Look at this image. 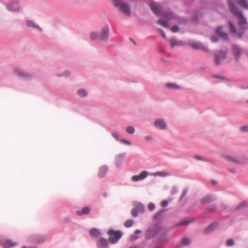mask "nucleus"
Here are the masks:
<instances>
[{"mask_svg": "<svg viewBox=\"0 0 248 248\" xmlns=\"http://www.w3.org/2000/svg\"><path fill=\"white\" fill-rule=\"evenodd\" d=\"M150 7L155 14L157 16H162V18L159 19L157 21V23L166 28L170 27L169 23L170 21L173 20L180 24H184L187 21L186 18L177 16L170 10H162L160 5L155 1H153L150 2Z\"/></svg>", "mask_w": 248, "mask_h": 248, "instance_id": "1", "label": "nucleus"}, {"mask_svg": "<svg viewBox=\"0 0 248 248\" xmlns=\"http://www.w3.org/2000/svg\"><path fill=\"white\" fill-rule=\"evenodd\" d=\"M228 3L231 12L235 15L238 19V24L239 26L237 33L235 25L231 21H229L230 32L237 33L238 38H241L245 34V30L248 27V22L243 13L236 6L231 0H228Z\"/></svg>", "mask_w": 248, "mask_h": 248, "instance_id": "2", "label": "nucleus"}, {"mask_svg": "<svg viewBox=\"0 0 248 248\" xmlns=\"http://www.w3.org/2000/svg\"><path fill=\"white\" fill-rule=\"evenodd\" d=\"M222 156L227 161L237 164H244L248 160L247 157L245 155L224 154Z\"/></svg>", "mask_w": 248, "mask_h": 248, "instance_id": "3", "label": "nucleus"}, {"mask_svg": "<svg viewBox=\"0 0 248 248\" xmlns=\"http://www.w3.org/2000/svg\"><path fill=\"white\" fill-rule=\"evenodd\" d=\"M114 6L118 8V10L126 16H129L131 14L129 5L122 0H112Z\"/></svg>", "mask_w": 248, "mask_h": 248, "instance_id": "4", "label": "nucleus"}, {"mask_svg": "<svg viewBox=\"0 0 248 248\" xmlns=\"http://www.w3.org/2000/svg\"><path fill=\"white\" fill-rule=\"evenodd\" d=\"M223 27L222 26H218L217 27L215 30V34L211 36V40L213 42H218L220 38L223 39L224 40H228L229 38V35L222 31Z\"/></svg>", "mask_w": 248, "mask_h": 248, "instance_id": "5", "label": "nucleus"}, {"mask_svg": "<svg viewBox=\"0 0 248 248\" xmlns=\"http://www.w3.org/2000/svg\"><path fill=\"white\" fill-rule=\"evenodd\" d=\"M161 230L160 224L154 223L149 227L145 232L146 239H150L155 236Z\"/></svg>", "mask_w": 248, "mask_h": 248, "instance_id": "6", "label": "nucleus"}, {"mask_svg": "<svg viewBox=\"0 0 248 248\" xmlns=\"http://www.w3.org/2000/svg\"><path fill=\"white\" fill-rule=\"evenodd\" d=\"M133 208L131 210V215L135 217L139 216V213H143L145 211V206L141 202L134 201L132 202Z\"/></svg>", "mask_w": 248, "mask_h": 248, "instance_id": "7", "label": "nucleus"}, {"mask_svg": "<svg viewBox=\"0 0 248 248\" xmlns=\"http://www.w3.org/2000/svg\"><path fill=\"white\" fill-rule=\"evenodd\" d=\"M108 233L109 235L108 238L109 242L112 244L116 243L123 235L122 232L120 231H116L112 229L109 230Z\"/></svg>", "mask_w": 248, "mask_h": 248, "instance_id": "8", "label": "nucleus"}, {"mask_svg": "<svg viewBox=\"0 0 248 248\" xmlns=\"http://www.w3.org/2000/svg\"><path fill=\"white\" fill-rule=\"evenodd\" d=\"M7 9L11 12H20L22 8L20 5L19 0H13L10 1L6 5Z\"/></svg>", "mask_w": 248, "mask_h": 248, "instance_id": "9", "label": "nucleus"}, {"mask_svg": "<svg viewBox=\"0 0 248 248\" xmlns=\"http://www.w3.org/2000/svg\"><path fill=\"white\" fill-rule=\"evenodd\" d=\"M14 72L15 74L24 80H29L33 77L31 74L18 67H15Z\"/></svg>", "mask_w": 248, "mask_h": 248, "instance_id": "10", "label": "nucleus"}, {"mask_svg": "<svg viewBox=\"0 0 248 248\" xmlns=\"http://www.w3.org/2000/svg\"><path fill=\"white\" fill-rule=\"evenodd\" d=\"M16 244V242H13L4 236H0V245L3 247V248H12L15 247Z\"/></svg>", "mask_w": 248, "mask_h": 248, "instance_id": "11", "label": "nucleus"}, {"mask_svg": "<svg viewBox=\"0 0 248 248\" xmlns=\"http://www.w3.org/2000/svg\"><path fill=\"white\" fill-rule=\"evenodd\" d=\"M100 35V40L108 42L109 40V28L108 26H104L101 30Z\"/></svg>", "mask_w": 248, "mask_h": 248, "instance_id": "12", "label": "nucleus"}, {"mask_svg": "<svg viewBox=\"0 0 248 248\" xmlns=\"http://www.w3.org/2000/svg\"><path fill=\"white\" fill-rule=\"evenodd\" d=\"M227 50H221L217 54H215V61L217 65L220 64L221 61L226 58Z\"/></svg>", "mask_w": 248, "mask_h": 248, "instance_id": "13", "label": "nucleus"}, {"mask_svg": "<svg viewBox=\"0 0 248 248\" xmlns=\"http://www.w3.org/2000/svg\"><path fill=\"white\" fill-rule=\"evenodd\" d=\"M243 51V49L238 45L234 44L232 46V52L236 62H238Z\"/></svg>", "mask_w": 248, "mask_h": 248, "instance_id": "14", "label": "nucleus"}, {"mask_svg": "<svg viewBox=\"0 0 248 248\" xmlns=\"http://www.w3.org/2000/svg\"><path fill=\"white\" fill-rule=\"evenodd\" d=\"M126 156V153H123L117 155L115 159V166L118 168L121 167L124 162Z\"/></svg>", "mask_w": 248, "mask_h": 248, "instance_id": "15", "label": "nucleus"}, {"mask_svg": "<svg viewBox=\"0 0 248 248\" xmlns=\"http://www.w3.org/2000/svg\"><path fill=\"white\" fill-rule=\"evenodd\" d=\"M47 238V236L45 235H33L31 236L29 241L31 243H39L44 242Z\"/></svg>", "mask_w": 248, "mask_h": 248, "instance_id": "16", "label": "nucleus"}, {"mask_svg": "<svg viewBox=\"0 0 248 248\" xmlns=\"http://www.w3.org/2000/svg\"><path fill=\"white\" fill-rule=\"evenodd\" d=\"M167 123L165 120L162 118H158L154 122V126L161 130L165 129L167 127Z\"/></svg>", "mask_w": 248, "mask_h": 248, "instance_id": "17", "label": "nucleus"}, {"mask_svg": "<svg viewBox=\"0 0 248 248\" xmlns=\"http://www.w3.org/2000/svg\"><path fill=\"white\" fill-rule=\"evenodd\" d=\"M148 175V173L147 171H142L140 174L133 175L131 177V180L133 182H138L141 181L146 178Z\"/></svg>", "mask_w": 248, "mask_h": 248, "instance_id": "18", "label": "nucleus"}, {"mask_svg": "<svg viewBox=\"0 0 248 248\" xmlns=\"http://www.w3.org/2000/svg\"><path fill=\"white\" fill-rule=\"evenodd\" d=\"M217 199L216 197L213 195H207L202 198L200 202L202 204H207L215 201Z\"/></svg>", "mask_w": 248, "mask_h": 248, "instance_id": "19", "label": "nucleus"}, {"mask_svg": "<svg viewBox=\"0 0 248 248\" xmlns=\"http://www.w3.org/2000/svg\"><path fill=\"white\" fill-rule=\"evenodd\" d=\"M192 47L195 49H202L205 51H208V48L200 42H193L190 44Z\"/></svg>", "mask_w": 248, "mask_h": 248, "instance_id": "20", "label": "nucleus"}, {"mask_svg": "<svg viewBox=\"0 0 248 248\" xmlns=\"http://www.w3.org/2000/svg\"><path fill=\"white\" fill-rule=\"evenodd\" d=\"M218 226L217 222H214L207 227L203 231L205 234H208L214 231Z\"/></svg>", "mask_w": 248, "mask_h": 248, "instance_id": "21", "label": "nucleus"}, {"mask_svg": "<svg viewBox=\"0 0 248 248\" xmlns=\"http://www.w3.org/2000/svg\"><path fill=\"white\" fill-rule=\"evenodd\" d=\"M191 244L190 240L187 237L183 238L175 248H181L189 245Z\"/></svg>", "mask_w": 248, "mask_h": 248, "instance_id": "22", "label": "nucleus"}, {"mask_svg": "<svg viewBox=\"0 0 248 248\" xmlns=\"http://www.w3.org/2000/svg\"><path fill=\"white\" fill-rule=\"evenodd\" d=\"M26 25L29 28L37 30L40 31H42V28L31 20H27L26 21Z\"/></svg>", "mask_w": 248, "mask_h": 248, "instance_id": "23", "label": "nucleus"}, {"mask_svg": "<svg viewBox=\"0 0 248 248\" xmlns=\"http://www.w3.org/2000/svg\"><path fill=\"white\" fill-rule=\"evenodd\" d=\"M108 168L107 165L101 166L99 170L98 176L99 178H104L107 174Z\"/></svg>", "mask_w": 248, "mask_h": 248, "instance_id": "24", "label": "nucleus"}, {"mask_svg": "<svg viewBox=\"0 0 248 248\" xmlns=\"http://www.w3.org/2000/svg\"><path fill=\"white\" fill-rule=\"evenodd\" d=\"M97 246L99 248H108V241L107 239L101 237L97 243Z\"/></svg>", "mask_w": 248, "mask_h": 248, "instance_id": "25", "label": "nucleus"}, {"mask_svg": "<svg viewBox=\"0 0 248 248\" xmlns=\"http://www.w3.org/2000/svg\"><path fill=\"white\" fill-rule=\"evenodd\" d=\"M91 212V209L89 207H84L81 210L76 211V214L78 216H82L83 215H88Z\"/></svg>", "mask_w": 248, "mask_h": 248, "instance_id": "26", "label": "nucleus"}, {"mask_svg": "<svg viewBox=\"0 0 248 248\" xmlns=\"http://www.w3.org/2000/svg\"><path fill=\"white\" fill-rule=\"evenodd\" d=\"M248 207V201H244L239 203L234 208V211H237L240 210L244 209Z\"/></svg>", "mask_w": 248, "mask_h": 248, "instance_id": "27", "label": "nucleus"}, {"mask_svg": "<svg viewBox=\"0 0 248 248\" xmlns=\"http://www.w3.org/2000/svg\"><path fill=\"white\" fill-rule=\"evenodd\" d=\"M169 41L172 47L176 46H183L184 45V43L182 41L177 40L174 37L170 39Z\"/></svg>", "mask_w": 248, "mask_h": 248, "instance_id": "28", "label": "nucleus"}, {"mask_svg": "<svg viewBox=\"0 0 248 248\" xmlns=\"http://www.w3.org/2000/svg\"><path fill=\"white\" fill-rule=\"evenodd\" d=\"M89 233L91 236L94 238H97L101 235L100 231L95 228L91 229L89 231Z\"/></svg>", "mask_w": 248, "mask_h": 248, "instance_id": "29", "label": "nucleus"}, {"mask_svg": "<svg viewBox=\"0 0 248 248\" xmlns=\"http://www.w3.org/2000/svg\"><path fill=\"white\" fill-rule=\"evenodd\" d=\"M193 219L190 217H185L183 219H182L180 222L178 223L175 226L177 227L182 225H186L192 222Z\"/></svg>", "mask_w": 248, "mask_h": 248, "instance_id": "30", "label": "nucleus"}, {"mask_svg": "<svg viewBox=\"0 0 248 248\" xmlns=\"http://www.w3.org/2000/svg\"><path fill=\"white\" fill-rule=\"evenodd\" d=\"M165 87L170 89H179L181 87L175 83L168 82L165 84Z\"/></svg>", "mask_w": 248, "mask_h": 248, "instance_id": "31", "label": "nucleus"}, {"mask_svg": "<svg viewBox=\"0 0 248 248\" xmlns=\"http://www.w3.org/2000/svg\"><path fill=\"white\" fill-rule=\"evenodd\" d=\"M141 233V231L140 230H136L134 232V233L131 235L130 236V240L132 241H135L138 239L139 238V236L137 235Z\"/></svg>", "mask_w": 248, "mask_h": 248, "instance_id": "32", "label": "nucleus"}, {"mask_svg": "<svg viewBox=\"0 0 248 248\" xmlns=\"http://www.w3.org/2000/svg\"><path fill=\"white\" fill-rule=\"evenodd\" d=\"M90 38L93 41L100 40L99 33L97 31H92L90 34Z\"/></svg>", "mask_w": 248, "mask_h": 248, "instance_id": "33", "label": "nucleus"}, {"mask_svg": "<svg viewBox=\"0 0 248 248\" xmlns=\"http://www.w3.org/2000/svg\"><path fill=\"white\" fill-rule=\"evenodd\" d=\"M216 208L217 206L215 204H210L206 208L205 210V213L206 214L211 213L215 211Z\"/></svg>", "mask_w": 248, "mask_h": 248, "instance_id": "34", "label": "nucleus"}, {"mask_svg": "<svg viewBox=\"0 0 248 248\" xmlns=\"http://www.w3.org/2000/svg\"><path fill=\"white\" fill-rule=\"evenodd\" d=\"M237 3L242 8L248 9V2L247 0H237Z\"/></svg>", "mask_w": 248, "mask_h": 248, "instance_id": "35", "label": "nucleus"}, {"mask_svg": "<svg viewBox=\"0 0 248 248\" xmlns=\"http://www.w3.org/2000/svg\"><path fill=\"white\" fill-rule=\"evenodd\" d=\"M194 13V16L191 18V21L194 23H197L198 22L199 16L201 14V13L196 11H195Z\"/></svg>", "mask_w": 248, "mask_h": 248, "instance_id": "36", "label": "nucleus"}, {"mask_svg": "<svg viewBox=\"0 0 248 248\" xmlns=\"http://www.w3.org/2000/svg\"><path fill=\"white\" fill-rule=\"evenodd\" d=\"M78 95L81 97H85L88 94L87 91L84 89H80L78 91Z\"/></svg>", "mask_w": 248, "mask_h": 248, "instance_id": "37", "label": "nucleus"}, {"mask_svg": "<svg viewBox=\"0 0 248 248\" xmlns=\"http://www.w3.org/2000/svg\"><path fill=\"white\" fill-rule=\"evenodd\" d=\"M134 224V220L132 219H129L126 220L124 224V226L126 228L131 227Z\"/></svg>", "mask_w": 248, "mask_h": 248, "instance_id": "38", "label": "nucleus"}, {"mask_svg": "<svg viewBox=\"0 0 248 248\" xmlns=\"http://www.w3.org/2000/svg\"><path fill=\"white\" fill-rule=\"evenodd\" d=\"M126 132L129 134H133L135 132V129L133 126H128L125 129Z\"/></svg>", "mask_w": 248, "mask_h": 248, "instance_id": "39", "label": "nucleus"}, {"mask_svg": "<svg viewBox=\"0 0 248 248\" xmlns=\"http://www.w3.org/2000/svg\"><path fill=\"white\" fill-rule=\"evenodd\" d=\"M111 135L117 141H121V139L119 136V133L117 131H113L111 132Z\"/></svg>", "mask_w": 248, "mask_h": 248, "instance_id": "40", "label": "nucleus"}, {"mask_svg": "<svg viewBox=\"0 0 248 248\" xmlns=\"http://www.w3.org/2000/svg\"><path fill=\"white\" fill-rule=\"evenodd\" d=\"M71 75V72L69 70H65V71H64L63 72H62V73L58 75V77H68L69 76H70V75Z\"/></svg>", "mask_w": 248, "mask_h": 248, "instance_id": "41", "label": "nucleus"}, {"mask_svg": "<svg viewBox=\"0 0 248 248\" xmlns=\"http://www.w3.org/2000/svg\"><path fill=\"white\" fill-rule=\"evenodd\" d=\"M156 175L161 177H166L169 176L170 173L164 171H157L156 172Z\"/></svg>", "mask_w": 248, "mask_h": 248, "instance_id": "42", "label": "nucleus"}, {"mask_svg": "<svg viewBox=\"0 0 248 248\" xmlns=\"http://www.w3.org/2000/svg\"><path fill=\"white\" fill-rule=\"evenodd\" d=\"M179 29H180V28H179V26L177 25H173V26H171V27L170 28V30H171V31L174 33L178 32L179 31Z\"/></svg>", "mask_w": 248, "mask_h": 248, "instance_id": "43", "label": "nucleus"}, {"mask_svg": "<svg viewBox=\"0 0 248 248\" xmlns=\"http://www.w3.org/2000/svg\"><path fill=\"white\" fill-rule=\"evenodd\" d=\"M148 209L149 211H152L155 210V204L153 202H150L148 205Z\"/></svg>", "mask_w": 248, "mask_h": 248, "instance_id": "44", "label": "nucleus"}, {"mask_svg": "<svg viewBox=\"0 0 248 248\" xmlns=\"http://www.w3.org/2000/svg\"><path fill=\"white\" fill-rule=\"evenodd\" d=\"M188 190V188H185L183 190V193L179 200L180 202L181 201L182 199L186 195Z\"/></svg>", "mask_w": 248, "mask_h": 248, "instance_id": "45", "label": "nucleus"}, {"mask_svg": "<svg viewBox=\"0 0 248 248\" xmlns=\"http://www.w3.org/2000/svg\"><path fill=\"white\" fill-rule=\"evenodd\" d=\"M212 77L214 78L219 79L221 80H227L226 78H225L224 76L221 75H214L212 76Z\"/></svg>", "mask_w": 248, "mask_h": 248, "instance_id": "46", "label": "nucleus"}, {"mask_svg": "<svg viewBox=\"0 0 248 248\" xmlns=\"http://www.w3.org/2000/svg\"><path fill=\"white\" fill-rule=\"evenodd\" d=\"M240 130L242 132H248V125H245L241 126Z\"/></svg>", "mask_w": 248, "mask_h": 248, "instance_id": "47", "label": "nucleus"}, {"mask_svg": "<svg viewBox=\"0 0 248 248\" xmlns=\"http://www.w3.org/2000/svg\"><path fill=\"white\" fill-rule=\"evenodd\" d=\"M72 218L71 217L67 216L64 217L63 222L65 223H68L72 221Z\"/></svg>", "mask_w": 248, "mask_h": 248, "instance_id": "48", "label": "nucleus"}, {"mask_svg": "<svg viewBox=\"0 0 248 248\" xmlns=\"http://www.w3.org/2000/svg\"><path fill=\"white\" fill-rule=\"evenodd\" d=\"M234 244V241L232 239H229L226 242V245L228 247H231V246H233V245Z\"/></svg>", "mask_w": 248, "mask_h": 248, "instance_id": "49", "label": "nucleus"}, {"mask_svg": "<svg viewBox=\"0 0 248 248\" xmlns=\"http://www.w3.org/2000/svg\"><path fill=\"white\" fill-rule=\"evenodd\" d=\"M169 204V201L168 200H163L161 202V205L163 207H167Z\"/></svg>", "mask_w": 248, "mask_h": 248, "instance_id": "50", "label": "nucleus"}, {"mask_svg": "<svg viewBox=\"0 0 248 248\" xmlns=\"http://www.w3.org/2000/svg\"><path fill=\"white\" fill-rule=\"evenodd\" d=\"M194 157H195V158H196V159L199 160L208 161L207 159L204 158L198 155H195Z\"/></svg>", "mask_w": 248, "mask_h": 248, "instance_id": "51", "label": "nucleus"}, {"mask_svg": "<svg viewBox=\"0 0 248 248\" xmlns=\"http://www.w3.org/2000/svg\"><path fill=\"white\" fill-rule=\"evenodd\" d=\"M120 141L127 145H131V142L130 141L125 139H121Z\"/></svg>", "mask_w": 248, "mask_h": 248, "instance_id": "52", "label": "nucleus"}, {"mask_svg": "<svg viewBox=\"0 0 248 248\" xmlns=\"http://www.w3.org/2000/svg\"><path fill=\"white\" fill-rule=\"evenodd\" d=\"M158 30L160 32V33H161V35L162 36V37L164 39H166L167 38V36L166 35V33L162 29H160V28L158 29Z\"/></svg>", "mask_w": 248, "mask_h": 248, "instance_id": "53", "label": "nucleus"}, {"mask_svg": "<svg viewBox=\"0 0 248 248\" xmlns=\"http://www.w3.org/2000/svg\"><path fill=\"white\" fill-rule=\"evenodd\" d=\"M164 211H165L164 209H162V210H160L159 212H158L156 214H155V216H154L155 218L157 219Z\"/></svg>", "mask_w": 248, "mask_h": 248, "instance_id": "54", "label": "nucleus"}, {"mask_svg": "<svg viewBox=\"0 0 248 248\" xmlns=\"http://www.w3.org/2000/svg\"><path fill=\"white\" fill-rule=\"evenodd\" d=\"M178 188L176 186H173L171 190V194H175L178 192Z\"/></svg>", "mask_w": 248, "mask_h": 248, "instance_id": "55", "label": "nucleus"}, {"mask_svg": "<svg viewBox=\"0 0 248 248\" xmlns=\"http://www.w3.org/2000/svg\"><path fill=\"white\" fill-rule=\"evenodd\" d=\"M164 241H169V239L165 237H160L159 238V242H164Z\"/></svg>", "mask_w": 248, "mask_h": 248, "instance_id": "56", "label": "nucleus"}, {"mask_svg": "<svg viewBox=\"0 0 248 248\" xmlns=\"http://www.w3.org/2000/svg\"><path fill=\"white\" fill-rule=\"evenodd\" d=\"M144 138L146 140H150L153 139L152 137L150 135L146 136L144 137Z\"/></svg>", "mask_w": 248, "mask_h": 248, "instance_id": "57", "label": "nucleus"}, {"mask_svg": "<svg viewBox=\"0 0 248 248\" xmlns=\"http://www.w3.org/2000/svg\"><path fill=\"white\" fill-rule=\"evenodd\" d=\"M229 171L232 173H235L236 171L234 168H232L229 169Z\"/></svg>", "mask_w": 248, "mask_h": 248, "instance_id": "58", "label": "nucleus"}, {"mask_svg": "<svg viewBox=\"0 0 248 248\" xmlns=\"http://www.w3.org/2000/svg\"><path fill=\"white\" fill-rule=\"evenodd\" d=\"M221 207L224 209H225L227 208V205L224 203H221Z\"/></svg>", "mask_w": 248, "mask_h": 248, "instance_id": "59", "label": "nucleus"}, {"mask_svg": "<svg viewBox=\"0 0 248 248\" xmlns=\"http://www.w3.org/2000/svg\"><path fill=\"white\" fill-rule=\"evenodd\" d=\"M21 248H35L34 247H26V246H22Z\"/></svg>", "mask_w": 248, "mask_h": 248, "instance_id": "60", "label": "nucleus"}, {"mask_svg": "<svg viewBox=\"0 0 248 248\" xmlns=\"http://www.w3.org/2000/svg\"><path fill=\"white\" fill-rule=\"evenodd\" d=\"M242 89H248V85L247 86L242 87Z\"/></svg>", "mask_w": 248, "mask_h": 248, "instance_id": "61", "label": "nucleus"}, {"mask_svg": "<svg viewBox=\"0 0 248 248\" xmlns=\"http://www.w3.org/2000/svg\"><path fill=\"white\" fill-rule=\"evenodd\" d=\"M212 183L214 184H217V182L215 180H212Z\"/></svg>", "mask_w": 248, "mask_h": 248, "instance_id": "62", "label": "nucleus"}, {"mask_svg": "<svg viewBox=\"0 0 248 248\" xmlns=\"http://www.w3.org/2000/svg\"><path fill=\"white\" fill-rule=\"evenodd\" d=\"M172 200H173V198H170L168 201H169V202L172 201Z\"/></svg>", "mask_w": 248, "mask_h": 248, "instance_id": "63", "label": "nucleus"}, {"mask_svg": "<svg viewBox=\"0 0 248 248\" xmlns=\"http://www.w3.org/2000/svg\"><path fill=\"white\" fill-rule=\"evenodd\" d=\"M246 216L247 218L248 219V212L246 214Z\"/></svg>", "mask_w": 248, "mask_h": 248, "instance_id": "64", "label": "nucleus"}]
</instances>
